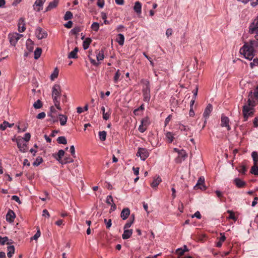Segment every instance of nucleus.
<instances>
[{"label":"nucleus","instance_id":"1","mask_svg":"<svg viewBox=\"0 0 258 258\" xmlns=\"http://www.w3.org/2000/svg\"><path fill=\"white\" fill-rule=\"evenodd\" d=\"M248 97L247 105H244L243 106L242 112L244 121L247 120L249 116H252L253 115V107L255 105V100L258 101V86L253 93L250 92Z\"/></svg>","mask_w":258,"mask_h":258},{"label":"nucleus","instance_id":"2","mask_svg":"<svg viewBox=\"0 0 258 258\" xmlns=\"http://www.w3.org/2000/svg\"><path fill=\"white\" fill-rule=\"evenodd\" d=\"M258 45V42L255 40H250L249 43H245L240 49L239 52L248 60H251L254 55L253 47Z\"/></svg>","mask_w":258,"mask_h":258},{"label":"nucleus","instance_id":"3","mask_svg":"<svg viewBox=\"0 0 258 258\" xmlns=\"http://www.w3.org/2000/svg\"><path fill=\"white\" fill-rule=\"evenodd\" d=\"M61 91V88L59 85L55 84L53 86L52 91V97L55 107L59 110H61L60 106Z\"/></svg>","mask_w":258,"mask_h":258},{"label":"nucleus","instance_id":"4","mask_svg":"<svg viewBox=\"0 0 258 258\" xmlns=\"http://www.w3.org/2000/svg\"><path fill=\"white\" fill-rule=\"evenodd\" d=\"M141 82L143 84V100L145 102H149L151 98L150 82L148 80L142 79Z\"/></svg>","mask_w":258,"mask_h":258},{"label":"nucleus","instance_id":"5","mask_svg":"<svg viewBox=\"0 0 258 258\" xmlns=\"http://www.w3.org/2000/svg\"><path fill=\"white\" fill-rule=\"evenodd\" d=\"M249 33L251 34L255 33L256 35L254 37L256 40H258V16L250 25Z\"/></svg>","mask_w":258,"mask_h":258},{"label":"nucleus","instance_id":"6","mask_svg":"<svg viewBox=\"0 0 258 258\" xmlns=\"http://www.w3.org/2000/svg\"><path fill=\"white\" fill-rule=\"evenodd\" d=\"M136 155L144 161L149 157V152L146 148H139Z\"/></svg>","mask_w":258,"mask_h":258},{"label":"nucleus","instance_id":"7","mask_svg":"<svg viewBox=\"0 0 258 258\" xmlns=\"http://www.w3.org/2000/svg\"><path fill=\"white\" fill-rule=\"evenodd\" d=\"M17 144L20 151L23 153L26 152L28 150L27 144L24 143L23 139H16Z\"/></svg>","mask_w":258,"mask_h":258},{"label":"nucleus","instance_id":"8","mask_svg":"<svg viewBox=\"0 0 258 258\" xmlns=\"http://www.w3.org/2000/svg\"><path fill=\"white\" fill-rule=\"evenodd\" d=\"M194 189H200L202 190H205L206 189V187L205 185V178L204 176H201L196 184L194 187Z\"/></svg>","mask_w":258,"mask_h":258},{"label":"nucleus","instance_id":"9","mask_svg":"<svg viewBox=\"0 0 258 258\" xmlns=\"http://www.w3.org/2000/svg\"><path fill=\"white\" fill-rule=\"evenodd\" d=\"M57 111L53 106L50 107V111L48 113V116H50L51 118L49 119L50 121L53 122H57L58 121Z\"/></svg>","mask_w":258,"mask_h":258},{"label":"nucleus","instance_id":"10","mask_svg":"<svg viewBox=\"0 0 258 258\" xmlns=\"http://www.w3.org/2000/svg\"><path fill=\"white\" fill-rule=\"evenodd\" d=\"M35 34L38 39L45 38L47 36V32L41 27H38L36 29Z\"/></svg>","mask_w":258,"mask_h":258},{"label":"nucleus","instance_id":"11","mask_svg":"<svg viewBox=\"0 0 258 258\" xmlns=\"http://www.w3.org/2000/svg\"><path fill=\"white\" fill-rule=\"evenodd\" d=\"M21 36V35H19L18 33L13 34L12 35H9V37L10 39V42L11 44L15 46L17 43L18 40L20 38Z\"/></svg>","mask_w":258,"mask_h":258},{"label":"nucleus","instance_id":"12","mask_svg":"<svg viewBox=\"0 0 258 258\" xmlns=\"http://www.w3.org/2000/svg\"><path fill=\"white\" fill-rule=\"evenodd\" d=\"M229 119L228 117L224 115H222L221 125L223 127H226L228 131H230L231 130L230 126L229 124Z\"/></svg>","mask_w":258,"mask_h":258},{"label":"nucleus","instance_id":"13","mask_svg":"<svg viewBox=\"0 0 258 258\" xmlns=\"http://www.w3.org/2000/svg\"><path fill=\"white\" fill-rule=\"evenodd\" d=\"M233 183L238 188H243L246 186V183L239 178H236L233 180Z\"/></svg>","mask_w":258,"mask_h":258},{"label":"nucleus","instance_id":"14","mask_svg":"<svg viewBox=\"0 0 258 258\" xmlns=\"http://www.w3.org/2000/svg\"><path fill=\"white\" fill-rule=\"evenodd\" d=\"M18 30L20 32H23L26 30L25 19L21 18L18 22Z\"/></svg>","mask_w":258,"mask_h":258},{"label":"nucleus","instance_id":"15","mask_svg":"<svg viewBox=\"0 0 258 258\" xmlns=\"http://www.w3.org/2000/svg\"><path fill=\"white\" fill-rule=\"evenodd\" d=\"M16 217L13 211L9 210L6 215V220L9 222H13Z\"/></svg>","mask_w":258,"mask_h":258},{"label":"nucleus","instance_id":"16","mask_svg":"<svg viewBox=\"0 0 258 258\" xmlns=\"http://www.w3.org/2000/svg\"><path fill=\"white\" fill-rule=\"evenodd\" d=\"M213 107L212 105L211 104H209L206 108H205L204 113H203V116L206 118H208L212 111Z\"/></svg>","mask_w":258,"mask_h":258},{"label":"nucleus","instance_id":"17","mask_svg":"<svg viewBox=\"0 0 258 258\" xmlns=\"http://www.w3.org/2000/svg\"><path fill=\"white\" fill-rule=\"evenodd\" d=\"M64 151L62 150H60L58 151L57 154H53V156L61 163V160H62V158L64 155Z\"/></svg>","mask_w":258,"mask_h":258},{"label":"nucleus","instance_id":"18","mask_svg":"<svg viewBox=\"0 0 258 258\" xmlns=\"http://www.w3.org/2000/svg\"><path fill=\"white\" fill-rule=\"evenodd\" d=\"M44 2V1H35V3L33 5L34 9L38 12L42 10Z\"/></svg>","mask_w":258,"mask_h":258},{"label":"nucleus","instance_id":"19","mask_svg":"<svg viewBox=\"0 0 258 258\" xmlns=\"http://www.w3.org/2000/svg\"><path fill=\"white\" fill-rule=\"evenodd\" d=\"M130 214V210L128 208L123 209L120 214V217L122 220H126Z\"/></svg>","mask_w":258,"mask_h":258},{"label":"nucleus","instance_id":"20","mask_svg":"<svg viewBox=\"0 0 258 258\" xmlns=\"http://www.w3.org/2000/svg\"><path fill=\"white\" fill-rule=\"evenodd\" d=\"M101 111L103 114V118L105 120H108L110 116V114H111L110 110L109 109V110L107 112H105V107L104 106H102L101 108Z\"/></svg>","mask_w":258,"mask_h":258},{"label":"nucleus","instance_id":"21","mask_svg":"<svg viewBox=\"0 0 258 258\" xmlns=\"http://www.w3.org/2000/svg\"><path fill=\"white\" fill-rule=\"evenodd\" d=\"M132 229L128 230L127 229H124L123 233L122 235V237L123 239H128L132 236Z\"/></svg>","mask_w":258,"mask_h":258},{"label":"nucleus","instance_id":"22","mask_svg":"<svg viewBox=\"0 0 258 258\" xmlns=\"http://www.w3.org/2000/svg\"><path fill=\"white\" fill-rule=\"evenodd\" d=\"M26 48L29 52H31L33 50L34 43L30 39H27L26 41Z\"/></svg>","mask_w":258,"mask_h":258},{"label":"nucleus","instance_id":"23","mask_svg":"<svg viewBox=\"0 0 258 258\" xmlns=\"http://www.w3.org/2000/svg\"><path fill=\"white\" fill-rule=\"evenodd\" d=\"M161 181L162 179L160 176L154 177L153 181L151 184V185L153 188L156 187L161 182Z\"/></svg>","mask_w":258,"mask_h":258},{"label":"nucleus","instance_id":"24","mask_svg":"<svg viewBox=\"0 0 258 258\" xmlns=\"http://www.w3.org/2000/svg\"><path fill=\"white\" fill-rule=\"evenodd\" d=\"M78 52V48L75 47L74 49L70 52L68 54L69 58H77L78 57L77 53Z\"/></svg>","mask_w":258,"mask_h":258},{"label":"nucleus","instance_id":"25","mask_svg":"<svg viewBox=\"0 0 258 258\" xmlns=\"http://www.w3.org/2000/svg\"><path fill=\"white\" fill-rule=\"evenodd\" d=\"M141 9H142V5L139 2L137 1L134 7V9L135 11L138 14H140L141 13Z\"/></svg>","mask_w":258,"mask_h":258},{"label":"nucleus","instance_id":"26","mask_svg":"<svg viewBox=\"0 0 258 258\" xmlns=\"http://www.w3.org/2000/svg\"><path fill=\"white\" fill-rule=\"evenodd\" d=\"M14 125V123L11 124L7 121H4L2 124L0 125V129L4 131L7 127H12Z\"/></svg>","mask_w":258,"mask_h":258},{"label":"nucleus","instance_id":"27","mask_svg":"<svg viewBox=\"0 0 258 258\" xmlns=\"http://www.w3.org/2000/svg\"><path fill=\"white\" fill-rule=\"evenodd\" d=\"M60 123L61 125H64L67 121V116L63 114H58Z\"/></svg>","mask_w":258,"mask_h":258},{"label":"nucleus","instance_id":"28","mask_svg":"<svg viewBox=\"0 0 258 258\" xmlns=\"http://www.w3.org/2000/svg\"><path fill=\"white\" fill-rule=\"evenodd\" d=\"M58 5L57 1H53L50 2L48 6V7L46 9V11H49L52 10V9L57 7Z\"/></svg>","mask_w":258,"mask_h":258},{"label":"nucleus","instance_id":"29","mask_svg":"<svg viewBox=\"0 0 258 258\" xmlns=\"http://www.w3.org/2000/svg\"><path fill=\"white\" fill-rule=\"evenodd\" d=\"M124 37L123 34H119L117 35L116 38V41L120 45H122L124 43Z\"/></svg>","mask_w":258,"mask_h":258},{"label":"nucleus","instance_id":"30","mask_svg":"<svg viewBox=\"0 0 258 258\" xmlns=\"http://www.w3.org/2000/svg\"><path fill=\"white\" fill-rule=\"evenodd\" d=\"M166 138L168 139V141L169 143L173 142L174 139V134L170 132H167L165 134Z\"/></svg>","mask_w":258,"mask_h":258},{"label":"nucleus","instance_id":"31","mask_svg":"<svg viewBox=\"0 0 258 258\" xmlns=\"http://www.w3.org/2000/svg\"><path fill=\"white\" fill-rule=\"evenodd\" d=\"M92 40L90 38H87L83 41V46L84 49H87L88 48L90 44L91 43Z\"/></svg>","mask_w":258,"mask_h":258},{"label":"nucleus","instance_id":"32","mask_svg":"<svg viewBox=\"0 0 258 258\" xmlns=\"http://www.w3.org/2000/svg\"><path fill=\"white\" fill-rule=\"evenodd\" d=\"M8 252L7 253L8 256L10 258L13 256L15 252V247L14 246H9L8 247Z\"/></svg>","mask_w":258,"mask_h":258},{"label":"nucleus","instance_id":"33","mask_svg":"<svg viewBox=\"0 0 258 258\" xmlns=\"http://www.w3.org/2000/svg\"><path fill=\"white\" fill-rule=\"evenodd\" d=\"M42 49L41 48L37 47L34 51V58L36 59H38L41 54Z\"/></svg>","mask_w":258,"mask_h":258},{"label":"nucleus","instance_id":"34","mask_svg":"<svg viewBox=\"0 0 258 258\" xmlns=\"http://www.w3.org/2000/svg\"><path fill=\"white\" fill-rule=\"evenodd\" d=\"M250 173L254 175H258V165L254 164L251 168Z\"/></svg>","mask_w":258,"mask_h":258},{"label":"nucleus","instance_id":"35","mask_svg":"<svg viewBox=\"0 0 258 258\" xmlns=\"http://www.w3.org/2000/svg\"><path fill=\"white\" fill-rule=\"evenodd\" d=\"M251 156L253 159V164H257L258 163V154L255 151H253L252 152Z\"/></svg>","mask_w":258,"mask_h":258},{"label":"nucleus","instance_id":"36","mask_svg":"<svg viewBox=\"0 0 258 258\" xmlns=\"http://www.w3.org/2000/svg\"><path fill=\"white\" fill-rule=\"evenodd\" d=\"M120 71L119 70H118L115 73V75L113 77V82L114 83H117L119 80V78L120 77Z\"/></svg>","mask_w":258,"mask_h":258},{"label":"nucleus","instance_id":"37","mask_svg":"<svg viewBox=\"0 0 258 258\" xmlns=\"http://www.w3.org/2000/svg\"><path fill=\"white\" fill-rule=\"evenodd\" d=\"M145 109V107H144V104H142L139 107H138V108L135 109L134 110V114L135 115H139V111H143Z\"/></svg>","mask_w":258,"mask_h":258},{"label":"nucleus","instance_id":"38","mask_svg":"<svg viewBox=\"0 0 258 258\" xmlns=\"http://www.w3.org/2000/svg\"><path fill=\"white\" fill-rule=\"evenodd\" d=\"M57 141L59 144H61L63 145H66L67 144V139L63 136L59 137L57 139Z\"/></svg>","mask_w":258,"mask_h":258},{"label":"nucleus","instance_id":"39","mask_svg":"<svg viewBox=\"0 0 258 258\" xmlns=\"http://www.w3.org/2000/svg\"><path fill=\"white\" fill-rule=\"evenodd\" d=\"M106 132L105 131H101L99 132V139L101 141H104L106 140Z\"/></svg>","mask_w":258,"mask_h":258},{"label":"nucleus","instance_id":"40","mask_svg":"<svg viewBox=\"0 0 258 258\" xmlns=\"http://www.w3.org/2000/svg\"><path fill=\"white\" fill-rule=\"evenodd\" d=\"M33 107L35 109H39L42 107V103L40 100L38 99L37 101H36L34 104Z\"/></svg>","mask_w":258,"mask_h":258},{"label":"nucleus","instance_id":"41","mask_svg":"<svg viewBox=\"0 0 258 258\" xmlns=\"http://www.w3.org/2000/svg\"><path fill=\"white\" fill-rule=\"evenodd\" d=\"M141 123L146 126H148L150 123L149 118L148 117L143 118L141 120Z\"/></svg>","mask_w":258,"mask_h":258},{"label":"nucleus","instance_id":"42","mask_svg":"<svg viewBox=\"0 0 258 258\" xmlns=\"http://www.w3.org/2000/svg\"><path fill=\"white\" fill-rule=\"evenodd\" d=\"M74 161L73 159L70 157H66L63 160H61V164H66L68 163H72Z\"/></svg>","mask_w":258,"mask_h":258},{"label":"nucleus","instance_id":"43","mask_svg":"<svg viewBox=\"0 0 258 258\" xmlns=\"http://www.w3.org/2000/svg\"><path fill=\"white\" fill-rule=\"evenodd\" d=\"M82 30L81 27H76L74 28L71 31V32L73 35H77Z\"/></svg>","mask_w":258,"mask_h":258},{"label":"nucleus","instance_id":"44","mask_svg":"<svg viewBox=\"0 0 258 258\" xmlns=\"http://www.w3.org/2000/svg\"><path fill=\"white\" fill-rule=\"evenodd\" d=\"M73 18V14L70 11H67L63 17L64 20H69Z\"/></svg>","mask_w":258,"mask_h":258},{"label":"nucleus","instance_id":"45","mask_svg":"<svg viewBox=\"0 0 258 258\" xmlns=\"http://www.w3.org/2000/svg\"><path fill=\"white\" fill-rule=\"evenodd\" d=\"M91 28L93 31L97 32L99 29V24L97 22H94L91 25Z\"/></svg>","mask_w":258,"mask_h":258},{"label":"nucleus","instance_id":"46","mask_svg":"<svg viewBox=\"0 0 258 258\" xmlns=\"http://www.w3.org/2000/svg\"><path fill=\"white\" fill-rule=\"evenodd\" d=\"M43 161V159L42 158L40 157H37L35 161L33 162V165L34 166H39Z\"/></svg>","mask_w":258,"mask_h":258},{"label":"nucleus","instance_id":"47","mask_svg":"<svg viewBox=\"0 0 258 258\" xmlns=\"http://www.w3.org/2000/svg\"><path fill=\"white\" fill-rule=\"evenodd\" d=\"M238 170L241 174H245L247 170V168L245 165H241L239 167Z\"/></svg>","mask_w":258,"mask_h":258},{"label":"nucleus","instance_id":"48","mask_svg":"<svg viewBox=\"0 0 258 258\" xmlns=\"http://www.w3.org/2000/svg\"><path fill=\"white\" fill-rule=\"evenodd\" d=\"M178 156L181 158L183 160H184L185 158L187 157V154L184 150H181L179 151Z\"/></svg>","mask_w":258,"mask_h":258},{"label":"nucleus","instance_id":"49","mask_svg":"<svg viewBox=\"0 0 258 258\" xmlns=\"http://www.w3.org/2000/svg\"><path fill=\"white\" fill-rule=\"evenodd\" d=\"M104 56L103 51H100L96 56L97 61H98L103 60L104 59Z\"/></svg>","mask_w":258,"mask_h":258},{"label":"nucleus","instance_id":"50","mask_svg":"<svg viewBox=\"0 0 258 258\" xmlns=\"http://www.w3.org/2000/svg\"><path fill=\"white\" fill-rule=\"evenodd\" d=\"M134 217L133 216V219L132 220L128 221L126 222V223L124 225V229H127V228H130L131 226V225L133 224V223H134Z\"/></svg>","mask_w":258,"mask_h":258},{"label":"nucleus","instance_id":"51","mask_svg":"<svg viewBox=\"0 0 258 258\" xmlns=\"http://www.w3.org/2000/svg\"><path fill=\"white\" fill-rule=\"evenodd\" d=\"M58 75V71L57 69H55L53 72V73L51 75V80H54L55 78H56Z\"/></svg>","mask_w":258,"mask_h":258},{"label":"nucleus","instance_id":"52","mask_svg":"<svg viewBox=\"0 0 258 258\" xmlns=\"http://www.w3.org/2000/svg\"><path fill=\"white\" fill-rule=\"evenodd\" d=\"M227 213L229 214V215L228 217L229 219H232L234 221L236 220V218L235 217V216L234 215V213L232 211H231L230 210H228Z\"/></svg>","mask_w":258,"mask_h":258},{"label":"nucleus","instance_id":"53","mask_svg":"<svg viewBox=\"0 0 258 258\" xmlns=\"http://www.w3.org/2000/svg\"><path fill=\"white\" fill-rule=\"evenodd\" d=\"M180 129L181 131H184L185 132H187L190 131V128L189 126H185L183 124L180 126Z\"/></svg>","mask_w":258,"mask_h":258},{"label":"nucleus","instance_id":"54","mask_svg":"<svg viewBox=\"0 0 258 258\" xmlns=\"http://www.w3.org/2000/svg\"><path fill=\"white\" fill-rule=\"evenodd\" d=\"M38 230L35 234L31 238V239L37 240L40 236L41 233L39 228H37Z\"/></svg>","mask_w":258,"mask_h":258},{"label":"nucleus","instance_id":"55","mask_svg":"<svg viewBox=\"0 0 258 258\" xmlns=\"http://www.w3.org/2000/svg\"><path fill=\"white\" fill-rule=\"evenodd\" d=\"M104 223L106 224V227L107 229H109L112 225L111 220L109 219L108 221L106 219L104 220Z\"/></svg>","mask_w":258,"mask_h":258},{"label":"nucleus","instance_id":"56","mask_svg":"<svg viewBox=\"0 0 258 258\" xmlns=\"http://www.w3.org/2000/svg\"><path fill=\"white\" fill-rule=\"evenodd\" d=\"M106 203L108 205H111L113 203L112 197L110 195L108 196L106 198Z\"/></svg>","mask_w":258,"mask_h":258},{"label":"nucleus","instance_id":"57","mask_svg":"<svg viewBox=\"0 0 258 258\" xmlns=\"http://www.w3.org/2000/svg\"><path fill=\"white\" fill-rule=\"evenodd\" d=\"M147 127V126L141 123V125L139 126L138 130L140 132L144 133L146 130Z\"/></svg>","mask_w":258,"mask_h":258},{"label":"nucleus","instance_id":"58","mask_svg":"<svg viewBox=\"0 0 258 258\" xmlns=\"http://www.w3.org/2000/svg\"><path fill=\"white\" fill-rule=\"evenodd\" d=\"M45 113L44 112H42L37 115V118L39 119H42L45 117Z\"/></svg>","mask_w":258,"mask_h":258},{"label":"nucleus","instance_id":"59","mask_svg":"<svg viewBox=\"0 0 258 258\" xmlns=\"http://www.w3.org/2000/svg\"><path fill=\"white\" fill-rule=\"evenodd\" d=\"M31 135L30 133H26L25 135V137L23 138L24 141L28 142L30 140Z\"/></svg>","mask_w":258,"mask_h":258},{"label":"nucleus","instance_id":"60","mask_svg":"<svg viewBox=\"0 0 258 258\" xmlns=\"http://www.w3.org/2000/svg\"><path fill=\"white\" fill-rule=\"evenodd\" d=\"M172 29L171 28H168L166 30V35L167 38H169V37L172 34Z\"/></svg>","mask_w":258,"mask_h":258},{"label":"nucleus","instance_id":"61","mask_svg":"<svg viewBox=\"0 0 258 258\" xmlns=\"http://www.w3.org/2000/svg\"><path fill=\"white\" fill-rule=\"evenodd\" d=\"M70 152L72 154V155L73 156V157L75 158V147L74 146L72 145L70 147Z\"/></svg>","mask_w":258,"mask_h":258},{"label":"nucleus","instance_id":"62","mask_svg":"<svg viewBox=\"0 0 258 258\" xmlns=\"http://www.w3.org/2000/svg\"><path fill=\"white\" fill-rule=\"evenodd\" d=\"M251 68H253L254 66H257L258 65V58H254L253 60V61L250 62V64Z\"/></svg>","mask_w":258,"mask_h":258},{"label":"nucleus","instance_id":"63","mask_svg":"<svg viewBox=\"0 0 258 258\" xmlns=\"http://www.w3.org/2000/svg\"><path fill=\"white\" fill-rule=\"evenodd\" d=\"M215 193H216V194L217 196L219 198H220V200H221V201H223V196H222V192H221V191H219V190H216V191H215Z\"/></svg>","mask_w":258,"mask_h":258},{"label":"nucleus","instance_id":"64","mask_svg":"<svg viewBox=\"0 0 258 258\" xmlns=\"http://www.w3.org/2000/svg\"><path fill=\"white\" fill-rule=\"evenodd\" d=\"M89 60L90 62L95 66H97L99 64L98 62H97L94 59L89 56Z\"/></svg>","mask_w":258,"mask_h":258}]
</instances>
